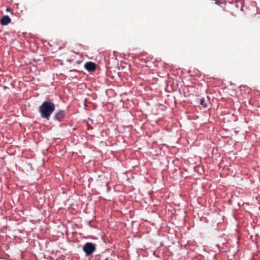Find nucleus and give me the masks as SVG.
Returning a JSON list of instances; mask_svg holds the SVG:
<instances>
[{
  "label": "nucleus",
  "instance_id": "obj_6",
  "mask_svg": "<svg viewBox=\"0 0 260 260\" xmlns=\"http://www.w3.org/2000/svg\"><path fill=\"white\" fill-rule=\"evenodd\" d=\"M222 3V2L219 0H216L215 2V4L217 5H219Z\"/></svg>",
  "mask_w": 260,
  "mask_h": 260
},
{
  "label": "nucleus",
  "instance_id": "obj_7",
  "mask_svg": "<svg viewBox=\"0 0 260 260\" xmlns=\"http://www.w3.org/2000/svg\"><path fill=\"white\" fill-rule=\"evenodd\" d=\"M204 99H202L201 100V101H200V104L202 105H204Z\"/></svg>",
  "mask_w": 260,
  "mask_h": 260
},
{
  "label": "nucleus",
  "instance_id": "obj_4",
  "mask_svg": "<svg viewBox=\"0 0 260 260\" xmlns=\"http://www.w3.org/2000/svg\"><path fill=\"white\" fill-rule=\"evenodd\" d=\"M84 68L89 72H93L96 69V64L92 62H87L85 64Z\"/></svg>",
  "mask_w": 260,
  "mask_h": 260
},
{
  "label": "nucleus",
  "instance_id": "obj_8",
  "mask_svg": "<svg viewBox=\"0 0 260 260\" xmlns=\"http://www.w3.org/2000/svg\"><path fill=\"white\" fill-rule=\"evenodd\" d=\"M10 10V8H7V9H6L7 11H9Z\"/></svg>",
  "mask_w": 260,
  "mask_h": 260
},
{
  "label": "nucleus",
  "instance_id": "obj_9",
  "mask_svg": "<svg viewBox=\"0 0 260 260\" xmlns=\"http://www.w3.org/2000/svg\"><path fill=\"white\" fill-rule=\"evenodd\" d=\"M105 260H109V258H107L105 259Z\"/></svg>",
  "mask_w": 260,
  "mask_h": 260
},
{
  "label": "nucleus",
  "instance_id": "obj_5",
  "mask_svg": "<svg viewBox=\"0 0 260 260\" xmlns=\"http://www.w3.org/2000/svg\"><path fill=\"white\" fill-rule=\"evenodd\" d=\"M11 19L9 16L6 15L1 19L0 22L2 25H7L11 22Z\"/></svg>",
  "mask_w": 260,
  "mask_h": 260
},
{
  "label": "nucleus",
  "instance_id": "obj_2",
  "mask_svg": "<svg viewBox=\"0 0 260 260\" xmlns=\"http://www.w3.org/2000/svg\"><path fill=\"white\" fill-rule=\"evenodd\" d=\"M83 251L86 256L92 254L96 250L95 245L91 242L86 243L83 247Z\"/></svg>",
  "mask_w": 260,
  "mask_h": 260
},
{
  "label": "nucleus",
  "instance_id": "obj_1",
  "mask_svg": "<svg viewBox=\"0 0 260 260\" xmlns=\"http://www.w3.org/2000/svg\"><path fill=\"white\" fill-rule=\"evenodd\" d=\"M55 108V106L53 103L48 101L44 102L39 108L41 117L49 120L51 115L54 111Z\"/></svg>",
  "mask_w": 260,
  "mask_h": 260
},
{
  "label": "nucleus",
  "instance_id": "obj_3",
  "mask_svg": "<svg viewBox=\"0 0 260 260\" xmlns=\"http://www.w3.org/2000/svg\"><path fill=\"white\" fill-rule=\"evenodd\" d=\"M66 111L64 110H59L57 111L54 116V119L56 120L60 121L65 116Z\"/></svg>",
  "mask_w": 260,
  "mask_h": 260
}]
</instances>
